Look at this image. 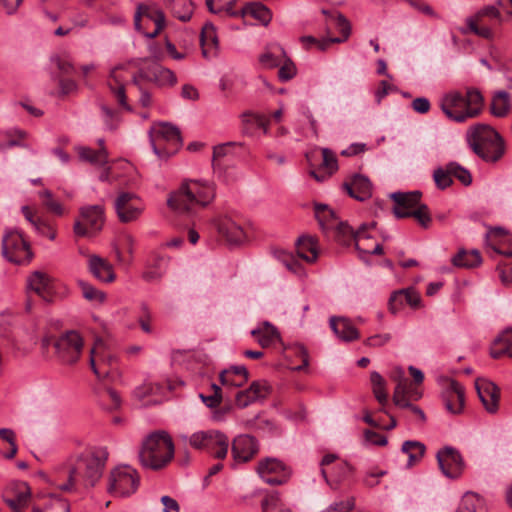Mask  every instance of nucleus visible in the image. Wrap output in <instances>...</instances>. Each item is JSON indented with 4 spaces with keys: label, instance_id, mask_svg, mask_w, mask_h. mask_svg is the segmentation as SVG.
<instances>
[{
    "label": "nucleus",
    "instance_id": "nucleus-21",
    "mask_svg": "<svg viewBox=\"0 0 512 512\" xmlns=\"http://www.w3.org/2000/svg\"><path fill=\"white\" fill-rule=\"evenodd\" d=\"M140 76L145 81L153 82L160 87L173 86L177 82L174 72L158 63H153L150 66L140 68Z\"/></svg>",
    "mask_w": 512,
    "mask_h": 512
},
{
    "label": "nucleus",
    "instance_id": "nucleus-31",
    "mask_svg": "<svg viewBox=\"0 0 512 512\" xmlns=\"http://www.w3.org/2000/svg\"><path fill=\"white\" fill-rule=\"evenodd\" d=\"M330 327L335 335L342 341L351 342L359 338L358 330L351 321L345 317H331Z\"/></svg>",
    "mask_w": 512,
    "mask_h": 512
},
{
    "label": "nucleus",
    "instance_id": "nucleus-64",
    "mask_svg": "<svg viewBox=\"0 0 512 512\" xmlns=\"http://www.w3.org/2000/svg\"><path fill=\"white\" fill-rule=\"evenodd\" d=\"M355 506L354 498H347L340 502L332 504L326 512H351Z\"/></svg>",
    "mask_w": 512,
    "mask_h": 512
},
{
    "label": "nucleus",
    "instance_id": "nucleus-14",
    "mask_svg": "<svg viewBox=\"0 0 512 512\" xmlns=\"http://www.w3.org/2000/svg\"><path fill=\"white\" fill-rule=\"evenodd\" d=\"M115 210L121 222L127 223L139 218L144 210V205L134 194L123 192L116 198Z\"/></svg>",
    "mask_w": 512,
    "mask_h": 512
},
{
    "label": "nucleus",
    "instance_id": "nucleus-62",
    "mask_svg": "<svg viewBox=\"0 0 512 512\" xmlns=\"http://www.w3.org/2000/svg\"><path fill=\"white\" fill-rule=\"evenodd\" d=\"M296 75V67L291 60H285L280 66L278 71V77L281 81H288Z\"/></svg>",
    "mask_w": 512,
    "mask_h": 512
},
{
    "label": "nucleus",
    "instance_id": "nucleus-12",
    "mask_svg": "<svg viewBox=\"0 0 512 512\" xmlns=\"http://www.w3.org/2000/svg\"><path fill=\"white\" fill-rule=\"evenodd\" d=\"M256 471L264 482L273 486L287 483L291 476L290 468L272 457L260 460Z\"/></svg>",
    "mask_w": 512,
    "mask_h": 512
},
{
    "label": "nucleus",
    "instance_id": "nucleus-7",
    "mask_svg": "<svg viewBox=\"0 0 512 512\" xmlns=\"http://www.w3.org/2000/svg\"><path fill=\"white\" fill-rule=\"evenodd\" d=\"M150 141L154 153L159 158L174 155L182 146L180 131L169 123H160L150 131Z\"/></svg>",
    "mask_w": 512,
    "mask_h": 512
},
{
    "label": "nucleus",
    "instance_id": "nucleus-43",
    "mask_svg": "<svg viewBox=\"0 0 512 512\" xmlns=\"http://www.w3.org/2000/svg\"><path fill=\"white\" fill-rule=\"evenodd\" d=\"M315 215L324 231L333 230L339 222L335 212L327 205L317 204L315 206Z\"/></svg>",
    "mask_w": 512,
    "mask_h": 512
},
{
    "label": "nucleus",
    "instance_id": "nucleus-56",
    "mask_svg": "<svg viewBox=\"0 0 512 512\" xmlns=\"http://www.w3.org/2000/svg\"><path fill=\"white\" fill-rule=\"evenodd\" d=\"M79 286L85 299L98 303H102L105 300V293L96 289L89 283L79 281Z\"/></svg>",
    "mask_w": 512,
    "mask_h": 512
},
{
    "label": "nucleus",
    "instance_id": "nucleus-10",
    "mask_svg": "<svg viewBox=\"0 0 512 512\" xmlns=\"http://www.w3.org/2000/svg\"><path fill=\"white\" fill-rule=\"evenodd\" d=\"M2 255L15 264L29 263L33 257L30 244L17 230H8L3 235Z\"/></svg>",
    "mask_w": 512,
    "mask_h": 512
},
{
    "label": "nucleus",
    "instance_id": "nucleus-59",
    "mask_svg": "<svg viewBox=\"0 0 512 512\" xmlns=\"http://www.w3.org/2000/svg\"><path fill=\"white\" fill-rule=\"evenodd\" d=\"M243 122L255 124L258 128L263 129L264 133L268 131L269 119L264 115L245 112L242 114Z\"/></svg>",
    "mask_w": 512,
    "mask_h": 512
},
{
    "label": "nucleus",
    "instance_id": "nucleus-26",
    "mask_svg": "<svg viewBox=\"0 0 512 512\" xmlns=\"http://www.w3.org/2000/svg\"><path fill=\"white\" fill-rule=\"evenodd\" d=\"M27 286L46 302L53 297L52 279L42 271L33 272L27 279Z\"/></svg>",
    "mask_w": 512,
    "mask_h": 512
},
{
    "label": "nucleus",
    "instance_id": "nucleus-41",
    "mask_svg": "<svg viewBox=\"0 0 512 512\" xmlns=\"http://www.w3.org/2000/svg\"><path fill=\"white\" fill-rule=\"evenodd\" d=\"M511 108L510 95L506 91H498L494 94L490 111L493 116L503 118L507 116Z\"/></svg>",
    "mask_w": 512,
    "mask_h": 512
},
{
    "label": "nucleus",
    "instance_id": "nucleus-63",
    "mask_svg": "<svg viewBox=\"0 0 512 512\" xmlns=\"http://www.w3.org/2000/svg\"><path fill=\"white\" fill-rule=\"evenodd\" d=\"M280 502V496L277 492L268 494L261 502L262 511L270 512L272 510H275L279 507Z\"/></svg>",
    "mask_w": 512,
    "mask_h": 512
},
{
    "label": "nucleus",
    "instance_id": "nucleus-48",
    "mask_svg": "<svg viewBox=\"0 0 512 512\" xmlns=\"http://www.w3.org/2000/svg\"><path fill=\"white\" fill-rule=\"evenodd\" d=\"M201 45L202 53L205 57L208 56L212 48L218 45V38L216 35L215 27L212 24H205L201 32Z\"/></svg>",
    "mask_w": 512,
    "mask_h": 512
},
{
    "label": "nucleus",
    "instance_id": "nucleus-39",
    "mask_svg": "<svg viewBox=\"0 0 512 512\" xmlns=\"http://www.w3.org/2000/svg\"><path fill=\"white\" fill-rule=\"evenodd\" d=\"M503 355L512 357V329H506L501 335H499L491 348V356L493 358H499Z\"/></svg>",
    "mask_w": 512,
    "mask_h": 512
},
{
    "label": "nucleus",
    "instance_id": "nucleus-19",
    "mask_svg": "<svg viewBox=\"0 0 512 512\" xmlns=\"http://www.w3.org/2000/svg\"><path fill=\"white\" fill-rule=\"evenodd\" d=\"M477 394L485 408L489 413H495L498 410L499 389L491 381L478 378L475 381Z\"/></svg>",
    "mask_w": 512,
    "mask_h": 512
},
{
    "label": "nucleus",
    "instance_id": "nucleus-57",
    "mask_svg": "<svg viewBox=\"0 0 512 512\" xmlns=\"http://www.w3.org/2000/svg\"><path fill=\"white\" fill-rule=\"evenodd\" d=\"M39 197L43 201V205L52 213L61 216L64 213L62 205L53 198L50 190L39 192Z\"/></svg>",
    "mask_w": 512,
    "mask_h": 512
},
{
    "label": "nucleus",
    "instance_id": "nucleus-55",
    "mask_svg": "<svg viewBox=\"0 0 512 512\" xmlns=\"http://www.w3.org/2000/svg\"><path fill=\"white\" fill-rule=\"evenodd\" d=\"M336 26L339 30V32L342 34V37H333L328 38L330 43H341L346 41L351 33V25L350 22L347 20L345 16L342 14H337L336 18Z\"/></svg>",
    "mask_w": 512,
    "mask_h": 512
},
{
    "label": "nucleus",
    "instance_id": "nucleus-1",
    "mask_svg": "<svg viewBox=\"0 0 512 512\" xmlns=\"http://www.w3.org/2000/svg\"><path fill=\"white\" fill-rule=\"evenodd\" d=\"M108 459L106 448L97 447L77 455L71 462L67 483L59 486L62 491H71L76 484L92 488L102 477Z\"/></svg>",
    "mask_w": 512,
    "mask_h": 512
},
{
    "label": "nucleus",
    "instance_id": "nucleus-36",
    "mask_svg": "<svg viewBox=\"0 0 512 512\" xmlns=\"http://www.w3.org/2000/svg\"><path fill=\"white\" fill-rule=\"evenodd\" d=\"M464 97L466 102V113L464 116L467 117V120L477 117L484 105V98L481 92L473 87L467 88Z\"/></svg>",
    "mask_w": 512,
    "mask_h": 512
},
{
    "label": "nucleus",
    "instance_id": "nucleus-8",
    "mask_svg": "<svg viewBox=\"0 0 512 512\" xmlns=\"http://www.w3.org/2000/svg\"><path fill=\"white\" fill-rule=\"evenodd\" d=\"M181 438L187 441L192 448L206 451L217 459H224L228 453L229 439L220 431H199L190 437L181 436Z\"/></svg>",
    "mask_w": 512,
    "mask_h": 512
},
{
    "label": "nucleus",
    "instance_id": "nucleus-18",
    "mask_svg": "<svg viewBox=\"0 0 512 512\" xmlns=\"http://www.w3.org/2000/svg\"><path fill=\"white\" fill-rule=\"evenodd\" d=\"M126 68L127 64H118L111 69L108 87L118 104L126 111H132L127 101L125 77L121 74V71L126 70Z\"/></svg>",
    "mask_w": 512,
    "mask_h": 512
},
{
    "label": "nucleus",
    "instance_id": "nucleus-22",
    "mask_svg": "<svg viewBox=\"0 0 512 512\" xmlns=\"http://www.w3.org/2000/svg\"><path fill=\"white\" fill-rule=\"evenodd\" d=\"M258 442L250 435H239L232 442V454L236 461L247 462L258 452Z\"/></svg>",
    "mask_w": 512,
    "mask_h": 512
},
{
    "label": "nucleus",
    "instance_id": "nucleus-52",
    "mask_svg": "<svg viewBox=\"0 0 512 512\" xmlns=\"http://www.w3.org/2000/svg\"><path fill=\"white\" fill-rule=\"evenodd\" d=\"M433 178L436 186L444 190L452 184V172H450V163L444 168L440 167L434 170Z\"/></svg>",
    "mask_w": 512,
    "mask_h": 512
},
{
    "label": "nucleus",
    "instance_id": "nucleus-44",
    "mask_svg": "<svg viewBox=\"0 0 512 512\" xmlns=\"http://www.w3.org/2000/svg\"><path fill=\"white\" fill-rule=\"evenodd\" d=\"M78 154L81 160L94 165H104L108 161V153L105 147L94 150L89 147H80Z\"/></svg>",
    "mask_w": 512,
    "mask_h": 512
},
{
    "label": "nucleus",
    "instance_id": "nucleus-4",
    "mask_svg": "<svg viewBox=\"0 0 512 512\" xmlns=\"http://www.w3.org/2000/svg\"><path fill=\"white\" fill-rule=\"evenodd\" d=\"M466 140L473 152L486 162H497L505 153V142L501 135L486 124L471 127Z\"/></svg>",
    "mask_w": 512,
    "mask_h": 512
},
{
    "label": "nucleus",
    "instance_id": "nucleus-30",
    "mask_svg": "<svg viewBox=\"0 0 512 512\" xmlns=\"http://www.w3.org/2000/svg\"><path fill=\"white\" fill-rule=\"evenodd\" d=\"M101 346H103V342L98 339L90 350V366L98 378L107 377L110 372L107 366L112 365L116 360L112 355L108 357L99 356L97 350Z\"/></svg>",
    "mask_w": 512,
    "mask_h": 512
},
{
    "label": "nucleus",
    "instance_id": "nucleus-58",
    "mask_svg": "<svg viewBox=\"0 0 512 512\" xmlns=\"http://www.w3.org/2000/svg\"><path fill=\"white\" fill-rule=\"evenodd\" d=\"M450 172H452V177H455L464 186H469L472 183L471 173L460 164L450 162Z\"/></svg>",
    "mask_w": 512,
    "mask_h": 512
},
{
    "label": "nucleus",
    "instance_id": "nucleus-23",
    "mask_svg": "<svg viewBox=\"0 0 512 512\" xmlns=\"http://www.w3.org/2000/svg\"><path fill=\"white\" fill-rule=\"evenodd\" d=\"M218 233L228 243L238 244L245 239L244 230L238 222L230 216H221L215 222Z\"/></svg>",
    "mask_w": 512,
    "mask_h": 512
},
{
    "label": "nucleus",
    "instance_id": "nucleus-60",
    "mask_svg": "<svg viewBox=\"0 0 512 512\" xmlns=\"http://www.w3.org/2000/svg\"><path fill=\"white\" fill-rule=\"evenodd\" d=\"M102 399L105 401V407L108 410H115L121 406V397L111 388L105 390Z\"/></svg>",
    "mask_w": 512,
    "mask_h": 512
},
{
    "label": "nucleus",
    "instance_id": "nucleus-2",
    "mask_svg": "<svg viewBox=\"0 0 512 512\" xmlns=\"http://www.w3.org/2000/svg\"><path fill=\"white\" fill-rule=\"evenodd\" d=\"M214 197L215 191L212 185L197 180H189L183 182L176 192L171 193L167 204L180 213H190L198 207H206Z\"/></svg>",
    "mask_w": 512,
    "mask_h": 512
},
{
    "label": "nucleus",
    "instance_id": "nucleus-5",
    "mask_svg": "<svg viewBox=\"0 0 512 512\" xmlns=\"http://www.w3.org/2000/svg\"><path fill=\"white\" fill-rule=\"evenodd\" d=\"M502 5V0H497L496 4L483 6L465 19L466 25L459 29L460 33L473 34L487 40L493 39L494 28L503 22L500 11Z\"/></svg>",
    "mask_w": 512,
    "mask_h": 512
},
{
    "label": "nucleus",
    "instance_id": "nucleus-17",
    "mask_svg": "<svg viewBox=\"0 0 512 512\" xmlns=\"http://www.w3.org/2000/svg\"><path fill=\"white\" fill-rule=\"evenodd\" d=\"M394 202L393 213L396 218H409L410 213L421 203L422 193L418 190L410 192H394L390 194Z\"/></svg>",
    "mask_w": 512,
    "mask_h": 512
},
{
    "label": "nucleus",
    "instance_id": "nucleus-37",
    "mask_svg": "<svg viewBox=\"0 0 512 512\" xmlns=\"http://www.w3.org/2000/svg\"><path fill=\"white\" fill-rule=\"evenodd\" d=\"M237 12H239L238 17L250 15L256 20L260 21L263 25H267L272 19V14L269 8L260 2L248 3L241 9L237 10Z\"/></svg>",
    "mask_w": 512,
    "mask_h": 512
},
{
    "label": "nucleus",
    "instance_id": "nucleus-16",
    "mask_svg": "<svg viewBox=\"0 0 512 512\" xmlns=\"http://www.w3.org/2000/svg\"><path fill=\"white\" fill-rule=\"evenodd\" d=\"M441 109L451 120L462 123L467 121L465 117L466 102L464 95L459 91H450L441 99Z\"/></svg>",
    "mask_w": 512,
    "mask_h": 512
},
{
    "label": "nucleus",
    "instance_id": "nucleus-34",
    "mask_svg": "<svg viewBox=\"0 0 512 512\" xmlns=\"http://www.w3.org/2000/svg\"><path fill=\"white\" fill-rule=\"evenodd\" d=\"M393 378L397 381V385L393 394V402L398 407H408L410 402L408 401L407 394L409 393L410 383L404 376L402 369H396Z\"/></svg>",
    "mask_w": 512,
    "mask_h": 512
},
{
    "label": "nucleus",
    "instance_id": "nucleus-42",
    "mask_svg": "<svg viewBox=\"0 0 512 512\" xmlns=\"http://www.w3.org/2000/svg\"><path fill=\"white\" fill-rule=\"evenodd\" d=\"M456 512H486L485 502L478 494L467 492L462 497Z\"/></svg>",
    "mask_w": 512,
    "mask_h": 512
},
{
    "label": "nucleus",
    "instance_id": "nucleus-45",
    "mask_svg": "<svg viewBox=\"0 0 512 512\" xmlns=\"http://www.w3.org/2000/svg\"><path fill=\"white\" fill-rule=\"evenodd\" d=\"M238 0H206V5L210 12L214 14H224L229 17H238L239 12L234 9Z\"/></svg>",
    "mask_w": 512,
    "mask_h": 512
},
{
    "label": "nucleus",
    "instance_id": "nucleus-24",
    "mask_svg": "<svg viewBox=\"0 0 512 512\" xmlns=\"http://www.w3.org/2000/svg\"><path fill=\"white\" fill-rule=\"evenodd\" d=\"M375 223L370 225L363 224L356 230L355 245L361 259L365 260V255H380L383 253V247L380 243L372 245L370 243L371 236L368 234L369 228H374Z\"/></svg>",
    "mask_w": 512,
    "mask_h": 512
},
{
    "label": "nucleus",
    "instance_id": "nucleus-6",
    "mask_svg": "<svg viewBox=\"0 0 512 512\" xmlns=\"http://www.w3.org/2000/svg\"><path fill=\"white\" fill-rule=\"evenodd\" d=\"M166 26L164 12L156 4L140 3L134 15V27L146 38L154 39Z\"/></svg>",
    "mask_w": 512,
    "mask_h": 512
},
{
    "label": "nucleus",
    "instance_id": "nucleus-53",
    "mask_svg": "<svg viewBox=\"0 0 512 512\" xmlns=\"http://www.w3.org/2000/svg\"><path fill=\"white\" fill-rule=\"evenodd\" d=\"M0 439L7 442L10 446L9 451L4 453L3 456L6 459L14 458L18 451L15 432L10 428H0Z\"/></svg>",
    "mask_w": 512,
    "mask_h": 512
},
{
    "label": "nucleus",
    "instance_id": "nucleus-35",
    "mask_svg": "<svg viewBox=\"0 0 512 512\" xmlns=\"http://www.w3.org/2000/svg\"><path fill=\"white\" fill-rule=\"evenodd\" d=\"M262 348H267L279 340L280 336L277 329L269 322L262 323L258 328L251 331Z\"/></svg>",
    "mask_w": 512,
    "mask_h": 512
},
{
    "label": "nucleus",
    "instance_id": "nucleus-3",
    "mask_svg": "<svg viewBox=\"0 0 512 512\" xmlns=\"http://www.w3.org/2000/svg\"><path fill=\"white\" fill-rule=\"evenodd\" d=\"M173 457L174 443L165 431H156L145 437L139 451L141 465L151 470L163 469Z\"/></svg>",
    "mask_w": 512,
    "mask_h": 512
},
{
    "label": "nucleus",
    "instance_id": "nucleus-51",
    "mask_svg": "<svg viewBox=\"0 0 512 512\" xmlns=\"http://www.w3.org/2000/svg\"><path fill=\"white\" fill-rule=\"evenodd\" d=\"M410 217H413L419 225L425 229H427L432 222L430 210L428 206L422 202L411 211Z\"/></svg>",
    "mask_w": 512,
    "mask_h": 512
},
{
    "label": "nucleus",
    "instance_id": "nucleus-33",
    "mask_svg": "<svg viewBox=\"0 0 512 512\" xmlns=\"http://www.w3.org/2000/svg\"><path fill=\"white\" fill-rule=\"evenodd\" d=\"M297 255L308 263L318 258L317 240L312 236H301L296 242Z\"/></svg>",
    "mask_w": 512,
    "mask_h": 512
},
{
    "label": "nucleus",
    "instance_id": "nucleus-13",
    "mask_svg": "<svg viewBox=\"0 0 512 512\" xmlns=\"http://www.w3.org/2000/svg\"><path fill=\"white\" fill-rule=\"evenodd\" d=\"M54 347L63 363L73 364L80 357L83 341L76 331H68L55 341Z\"/></svg>",
    "mask_w": 512,
    "mask_h": 512
},
{
    "label": "nucleus",
    "instance_id": "nucleus-38",
    "mask_svg": "<svg viewBox=\"0 0 512 512\" xmlns=\"http://www.w3.org/2000/svg\"><path fill=\"white\" fill-rule=\"evenodd\" d=\"M352 472V467L346 461H338L334 464L330 476L325 468L321 469V474L325 481L333 487L345 480Z\"/></svg>",
    "mask_w": 512,
    "mask_h": 512
},
{
    "label": "nucleus",
    "instance_id": "nucleus-50",
    "mask_svg": "<svg viewBox=\"0 0 512 512\" xmlns=\"http://www.w3.org/2000/svg\"><path fill=\"white\" fill-rule=\"evenodd\" d=\"M333 230L335 238L339 243L348 245L352 240L355 241L356 231H354L347 223L339 221Z\"/></svg>",
    "mask_w": 512,
    "mask_h": 512
},
{
    "label": "nucleus",
    "instance_id": "nucleus-32",
    "mask_svg": "<svg viewBox=\"0 0 512 512\" xmlns=\"http://www.w3.org/2000/svg\"><path fill=\"white\" fill-rule=\"evenodd\" d=\"M169 260V257L156 255L147 265L143 279L147 282H159L168 270Z\"/></svg>",
    "mask_w": 512,
    "mask_h": 512
},
{
    "label": "nucleus",
    "instance_id": "nucleus-47",
    "mask_svg": "<svg viewBox=\"0 0 512 512\" xmlns=\"http://www.w3.org/2000/svg\"><path fill=\"white\" fill-rule=\"evenodd\" d=\"M425 445L419 441L408 440L402 444V452L408 455V465L412 466L418 462L425 453Z\"/></svg>",
    "mask_w": 512,
    "mask_h": 512
},
{
    "label": "nucleus",
    "instance_id": "nucleus-28",
    "mask_svg": "<svg viewBox=\"0 0 512 512\" xmlns=\"http://www.w3.org/2000/svg\"><path fill=\"white\" fill-rule=\"evenodd\" d=\"M322 163L317 170H311L310 175L317 181L323 182L338 170L335 153L329 148H322Z\"/></svg>",
    "mask_w": 512,
    "mask_h": 512
},
{
    "label": "nucleus",
    "instance_id": "nucleus-61",
    "mask_svg": "<svg viewBox=\"0 0 512 512\" xmlns=\"http://www.w3.org/2000/svg\"><path fill=\"white\" fill-rule=\"evenodd\" d=\"M101 110L105 116V124L110 130H115L120 122V113L117 110L110 109L102 105Z\"/></svg>",
    "mask_w": 512,
    "mask_h": 512
},
{
    "label": "nucleus",
    "instance_id": "nucleus-46",
    "mask_svg": "<svg viewBox=\"0 0 512 512\" xmlns=\"http://www.w3.org/2000/svg\"><path fill=\"white\" fill-rule=\"evenodd\" d=\"M30 497V488L26 483L19 486L18 493L12 498H6L5 502L13 512H22L27 506Z\"/></svg>",
    "mask_w": 512,
    "mask_h": 512
},
{
    "label": "nucleus",
    "instance_id": "nucleus-29",
    "mask_svg": "<svg viewBox=\"0 0 512 512\" xmlns=\"http://www.w3.org/2000/svg\"><path fill=\"white\" fill-rule=\"evenodd\" d=\"M88 267L92 275L102 282L110 283L115 280L112 264L98 255L89 256Z\"/></svg>",
    "mask_w": 512,
    "mask_h": 512
},
{
    "label": "nucleus",
    "instance_id": "nucleus-54",
    "mask_svg": "<svg viewBox=\"0 0 512 512\" xmlns=\"http://www.w3.org/2000/svg\"><path fill=\"white\" fill-rule=\"evenodd\" d=\"M173 13L176 18L186 22L192 17L193 7L189 0H176L173 6Z\"/></svg>",
    "mask_w": 512,
    "mask_h": 512
},
{
    "label": "nucleus",
    "instance_id": "nucleus-49",
    "mask_svg": "<svg viewBox=\"0 0 512 512\" xmlns=\"http://www.w3.org/2000/svg\"><path fill=\"white\" fill-rule=\"evenodd\" d=\"M372 390L377 401L384 405L387 403L388 395L386 392V382L384 378L376 371L370 375Z\"/></svg>",
    "mask_w": 512,
    "mask_h": 512
},
{
    "label": "nucleus",
    "instance_id": "nucleus-15",
    "mask_svg": "<svg viewBox=\"0 0 512 512\" xmlns=\"http://www.w3.org/2000/svg\"><path fill=\"white\" fill-rule=\"evenodd\" d=\"M437 462L442 473L448 478H458L464 470V461L458 450L446 446L437 452Z\"/></svg>",
    "mask_w": 512,
    "mask_h": 512
},
{
    "label": "nucleus",
    "instance_id": "nucleus-9",
    "mask_svg": "<svg viewBox=\"0 0 512 512\" xmlns=\"http://www.w3.org/2000/svg\"><path fill=\"white\" fill-rule=\"evenodd\" d=\"M138 486L139 476L136 470L129 466H119L109 474L107 491L114 497H125L135 493Z\"/></svg>",
    "mask_w": 512,
    "mask_h": 512
},
{
    "label": "nucleus",
    "instance_id": "nucleus-11",
    "mask_svg": "<svg viewBox=\"0 0 512 512\" xmlns=\"http://www.w3.org/2000/svg\"><path fill=\"white\" fill-rule=\"evenodd\" d=\"M81 220L74 223V233L81 237H91L99 232L104 224V209L100 205L85 206L80 209Z\"/></svg>",
    "mask_w": 512,
    "mask_h": 512
},
{
    "label": "nucleus",
    "instance_id": "nucleus-27",
    "mask_svg": "<svg viewBox=\"0 0 512 512\" xmlns=\"http://www.w3.org/2000/svg\"><path fill=\"white\" fill-rule=\"evenodd\" d=\"M134 237L126 232L117 236L113 244V250L119 263L130 264L134 254Z\"/></svg>",
    "mask_w": 512,
    "mask_h": 512
},
{
    "label": "nucleus",
    "instance_id": "nucleus-40",
    "mask_svg": "<svg viewBox=\"0 0 512 512\" xmlns=\"http://www.w3.org/2000/svg\"><path fill=\"white\" fill-rule=\"evenodd\" d=\"M452 264L459 268H474L481 264L482 257L478 250L466 251L464 249L453 256Z\"/></svg>",
    "mask_w": 512,
    "mask_h": 512
},
{
    "label": "nucleus",
    "instance_id": "nucleus-20",
    "mask_svg": "<svg viewBox=\"0 0 512 512\" xmlns=\"http://www.w3.org/2000/svg\"><path fill=\"white\" fill-rule=\"evenodd\" d=\"M351 198L366 201L372 196V183L362 174H354L342 184Z\"/></svg>",
    "mask_w": 512,
    "mask_h": 512
},
{
    "label": "nucleus",
    "instance_id": "nucleus-25",
    "mask_svg": "<svg viewBox=\"0 0 512 512\" xmlns=\"http://www.w3.org/2000/svg\"><path fill=\"white\" fill-rule=\"evenodd\" d=\"M442 398L446 409L452 414H458L464 406V388L455 381L451 380L442 393Z\"/></svg>",
    "mask_w": 512,
    "mask_h": 512
}]
</instances>
